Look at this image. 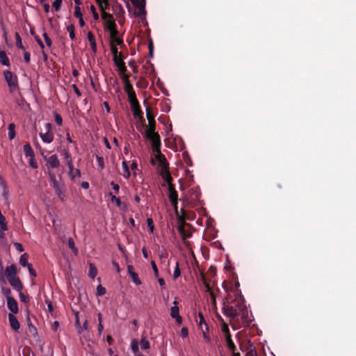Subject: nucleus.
I'll return each instance as SVG.
<instances>
[{
  "label": "nucleus",
  "mask_w": 356,
  "mask_h": 356,
  "mask_svg": "<svg viewBox=\"0 0 356 356\" xmlns=\"http://www.w3.org/2000/svg\"><path fill=\"white\" fill-rule=\"evenodd\" d=\"M156 166L158 172L160 174L161 177L163 178L165 184L163 186H166L168 188V196L169 200L170 201L172 207L175 209H177V202H178V195L177 191H175V187L172 184V178L168 170V163L167 161H159V163L155 165Z\"/></svg>",
  "instance_id": "nucleus-1"
},
{
  "label": "nucleus",
  "mask_w": 356,
  "mask_h": 356,
  "mask_svg": "<svg viewBox=\"0 0 356 356\" xmlns=\"http://www.w3.org/2000/svg\"><path fill=\"white\" fill-rule=\"evenodd\" d=\"M143 135L152 143V149L154 152V156L151 159L152 164L156 165L159 163L160 160L161 161H165V157L160 151L161 140L159 135L155 132V124H149L146 127Z\"/></svg>",
  "instance_id": "nucleus-2"
},
{
  "label": "nucleus",
  "mask_w": 356,
  "mask_h": 356,
  "mask_svg": "<svg viewBox=\"0 0 356 356\" xmlns=\"http://www.w3.org/2000/svg\"><path fill=\"white\" fill-rule=\"evenodd\" d=\"M108 6V2L107 1V5L105 8H101L102 10V17L104 21V26L106 30H108L110 33V35H114L118 33V31L116 30V24L113 19V17L111 15L105 12V9H106Z\"/></svg>",
  "instance_id": "nucleus-3"
},
{
  "label": "nucleus",
  "mask_w": 356,
  "mask_h": 356,
  "mask_svg": "<svg viewBox=\"0 0 356 356\" xmlns=\"http://www.w3.org/2000/svg\"><path fill=\"white\" fill-rule=\"evenodd\" d=\"M45 132H40V136L42 140L45 143H51L54 140V134L51 130V124L50 123H46L44 124Z\"/></svg>",
  "instance_id": "nucleus-4"
},
{
  "label": "nucleus",
  "mask_w": 356,
  "mask_h": 356,
  "mask_svg": "<svg viewBox=\"0 0 356 356\" xmlns=\"http://www.w3.org/2000/svg\"><path fill=\"white\" fill-rule=\"evenodd\" d=\"M3 74L5 79L8 83L10 91L11 92L15 91L17 89V80L16 76H14L10 71H5Z\"/></svg>",
  "instance_id": "nucleus-5"
},
{
  "label": "nucleus",
  "mask_w": 356,
  "mask_h": 356,
  "mask_svg": "<svg viewBox=\"0 0 356 356\" xmlns=\"http://www.w3.org/2000/svg\"><path fill=\"white\" fill-rule=\"evenodd\" d=\"M198 316L200 318V321L198 322V325L202 332L203 337L207 342H210L211 339H210L209 336L207 334V332L209 331L208 325L206 323V321L204 318V316L201 313H199Z\"/></svg>",
  "instance_id": "nucleus-6"
},
{
  "label": "nucleus",
  "mask_w": 356,
  "mask_h": 356,
  "mask_svg": "<svg viewBox=\"0 0 356 356\" xmlns=\"http://www.w3.org/2000/svg\"><path fill=\"white\" fill-rule=\"evenodd\" d=\"M173 305H174L170 308V316L172 318L175 319L177 323L181 324L182 323V317L179 315L178 302L175 300Z\"/></svg>",
  "instance_id": "nucleus-7"
},
{
  "label": "nucleus",
  "mask_w": 356,
  "mask_h": 356,
  "mask_svg": "<svg viewBox=\"0 0 356 356\" xmlns=\"http://www.w3.org/2000/svg\"><path fill=\"white\" fill-rule=\"evenodd\" d=\"M113 61L115 63V65L118 69L120 75L121 77H123V75L126 74L127 67L125 66V63L123 62L122 57L115 58H113Z\"/></svg>",
  "instance_id": "nucleus-8"
},
{
  "label": "nucleus",
  "mask_w": 356,
  "mask_h": 356,
  "mask_svg": "<svg viewBox=\"0 0 356 356\" xmlns=\"http://www.w3.org/2000/svg\"><path fill=\"white\" fill-rule=\"evenodd\" d=\"M47 168H57L60 165V161L56 155L54 154L47 159Z\"/></svg>",
  "instance_id": "nucleus-9"
},
{
  "label": "nucleus",
  "mask_w": 356,
  "mask_h": 356,
  "mask_svg": "<svg viewBox=\"0 0 356 356\" xmlns=\"http://www.w3.org/2000/svg\"><path fill=\"white\" fill-rule=\"evenodd\" d=\"M7 305L8 309L13 313L17 314L19 311L17 301L10 296L7 297Z\"/></svg>",
  "instance_id": "nucleus-10"
},
{
  "label": "nucleus",
  "mask_w": 356,
  "mask_h": 356,
  "mask_svg": "<svg viewBox=\"0 0 356 356\" xmlns=\"http://www.w3.org/2000/svg\"><path fill=\"white\" fill-rule=\"evenodd\" d=\"M223 313L230 318H235L237 316L236 309L232 306H225L223 307Z\"/></svg>",
  "instance_id": "nucleus-11"
},
{
  "label": "nucleus",
  "mask_w": 356,
  "mask_h": 356,
  "mask_svg": "<svg viewBox=\"0 0 356 356\" xmlns=\"http://www.w3.org/2000/svg\"><path fill=\"white\" fill-rule=\"evenodd\" d=\"M8 319L11 327L15 331L18 330L20 327V325L17 318L13 314H9Z\"/></svg>",
  "instance_id": "nucleus-12"
},
{
  "label": "nucleus",
  "mask_w": 356,
  "mask_h": 356,
  "mask_svg": "<svg viewBox=\"0 0 356 356\" xmlns=\"http://www.w3.org/2000/svg\"><path fill=\"white\" fill-rule=\"evenodd\" d=\"M10 284L14 287L17 291H21L22 289V285L19 280V279L17 277L10 278L8 280Z\"/></svg>",
  "instance_id": "nucleus-13"
},
{
  "label": "nucleus",
  "mask_w": 356,
  "mask_h": 356,
  "mask_svg": "<svg viewBox=\"0 0 356 356\" xmlns=\"http://www.w3.org/2000/svg\"><path fill=\"white\" fill-rule=\"evenodd\" d=\"M131 110L133 111V114L135 118H139L141 120H144L142 116L143 113L139 107V104L136 103V104L131 105Z\"/></svg>",
  "instance_id": "nucleus-14"
},
{
  "label": "nucleus",
  "mask_w": 356,
  "mask_h": 356,
  "mask_svg": "<svg viewBox=\"0 0 356 356\" xmlns=\"http://www.w3.org/2000/svg\"><path fill=\"white\" fill-rule=\"evenodd\" d=\"M6 276L8 280L16 277V274H17L16 266L15 265H10V266H8L6 269Z\"/></svg>",
  "instance_id": "nucleus-15"
},
{
  "label": "nucleus",
  "mask_w": 356,
  "mask_h": 356,
  "mask_svg": "<svg viewBox=\"0 0 356 356\" xmlns=\"http://www.w3.org/2000/svg\"><path fill=\"white\" fill-rule=\"evenodd\" d=\"M121 79L124 83V90L127 94L134 92L131 85L129 83V76L127 75H123V77H121Z\"/></svg>",
  "instance_id": "nucleus-16"
},
{
  "label": "nucleus",
  "mask_w": 356,
  "mask_h": 356,
  "mask_svg": "<svg viewBox=\"0 0 356 356\" xmlns=\"http://www.w3.org/2000/svg\"><path fill=\"white\" fill-rule=\"evenodd\" d=\"M87 37H88V40L90 44L92 51L94 53H96L97 52V44H96V41H95L94 35L92 34V32H88Z\"/></svg>",
  "instance_id": "nucleus-17"
},
{
  "label": "nucleus",
  "mask_w": 356,
  "mask_h": 356,
  "mask_svg": "<svg viewBox=\"0 0 356 356\" xmlns=\"http://www.w3.org/2000/svg\"><path fill=\"white\" fill-rule=\"evenodd\" d=\"M111 45L118 46L122 44V40L118 37V33L110 35Z\"/></svg>",
  "instance_id": "nucleus-18"
},
{
  "label": "nucleus",
  "mask_w": 356,
  "mask_h": 356,
  "mask_svg": "<svg viewBox=\"0 0 356 356\" xmlns=\"http://www.w3.org/2000/svg\"><path fill=\"white\" fill-rule=\"evenodd\" d=\"M122 175L125 179H128L130 177L131 174H130V171H129L128 165L127 164V162L125 161H122Z\"/></svg>",
  "instance_id": "nucleus-19"
},
{
  "label": "nucleus",
  "mask_w": 356,
  "mask_h": 356,
  "mask_svg": "<svg viewBox=\"0 0 356 356\" xmlns=\"http://www.w3.org/2000/svg\"><path fill=\"white\" fill-rule=\"evenodd\" d=\"M23 149L24 154L26 157L35 156L33 150L29 144L24 145Z\"/></svg>",
  "instance_id": "nucleus-20"
},
{
  "label": "nucleus",
  "mask_w": 356,
  "mask_h": 356,
  "mask_svg": "<svg viewBox=\"0 0 356 356\" xmlns=\"http://www.w3.org/2000/svg\"><path fill=\"white\" fill-rule=\"evenodd\" d=\"M110 197H111V200L112 202H115L116 204V205L118 207H119L120 208H121L122 209H123V210L126 209V205L122 204L120 200L118 197H117L115 195H113L112 194H110Z\"/></svg>",
  "instance_id": "nucleus-21"
},
{
  "label": "nucleus",
  "mask_w": 356,
  "mask_h": 356,
  "mask_svg": "<svg viewBox=\"0 0 356 356\" xmlns=\"http://www.w3.org/2000/svg\"><path fill=\"white\" fill-rule=\"evenodd\" d=\"M0 61L3 65L8 66L10 65L9 59L3 51H0Z\"/></svg>",
  "instance_id": "nucleus-22"
},
{
  "label": "nucleus",
  "mask_w": 356,
  "mask_h": 356,
  "mask_svg": "<svg viewBox=\"0 0 356 356\" xmlns=\"http://www.w3.org/2000/svg\"><path fill=\"white\" fill-rule=\"evenodd\" d=\"M245 356H257L255 348L253 346V345L250 344L248 346Z\"/></svg>",
  "instance_id": "nucleus-23"
},
{
  "label": "nucleus",
  "mask_w": 356,
  "mask_h": 356,
  "mask_svg": "<svg viewBox=\"0 0 356 356\" xmlns=\"http://www.w3.org/2000/svg\"><path fill=\"white\" fill-rule=\"evenodd\" d=\"M177 229L184 239L190 237L191 234L185 232L184 225H179Z\"/></svg>",
  "instance_id": "nucleus-24"
},
{
  "label": "nucleus",
  "mask_w": 356,
  "mask_h": 356,
  "mask_svg": "<svg viewBox=\"0 0 356 356\" xmlns=\"http://www.w3.org/2000/svg\"><path fill=\"white\" fill-rule=\"evenodd\" d=\"M177 229L184 239L190 237L191 234L185 232L184 225H179Z\"/></svg>",
  "instance_id": "nucleus-25"
},
{
  "label": "nucleus",
  "mask_w": 356,
  "mask_h": 356,
  "mask_svg": "<svg viewBox=\"0 0 356 356\" xmlns=\"http://www.w3.org/2000/svg\"><path fill=\"white\" fill-rule=\"evenodd\" d=\"M97 274V270L94 264H90L89 265V271H88V275L91 278H94Z\"/></svg>",
  "instance_id": "nucleus-26"
},
{
  "label": "nucleus",
  "mask_w": 356,
  "mask_h": 356,
  "mask_svg": "<svg viewBox=\"0 0 356 356\" xmlns=\"http://www.w3.org/2000/svg\"><path fill=\"white\" fill-rule=\"evenodd\" d=\"M19 264L22 266H28V265H31L30 264L28 263V254L26 253H24L21 255L19 259Z\"/></svg>",
  "instance_id": "nucleus-27"
},
{
  "label": "nucleus",
  "mask_w": 356,
  "mask_h": 356,
  "mask_svg": "<svg viewBox=\"0 0 356 356\" xmlns=\"http://www.w3.org/2000/svg\"><path fill=\"white\" fill-rule=\"evenodd\" d=\"M127 95H128V99H129V103L131 105L134 104H136V103H138L137 101V99H136L135 92H129V94H127Z\"/></svg>",
  "instance_id": "nucleus-28"
},
{
  "label": "nucleus",
  "mask_w": 356,
  "mask_h": 356,
  "mask_svg": "<svg viewBox=\"0 0 356 356\" xmlns=\"http://www.w3.org/2000/svg\"><path fill=\"white\" fill-rule=\"evenodd\" d=\"M70 175L72 178H74L76 177H81V172L78 169H74L73 165H72V168H69Z\"/></svg>",
  "instance_id": "nucleus-29"
},
{
  "label": "nucleus",
  "mask_w": 356,
  "mask_h": 356,
  "mask_svg": "<svg viewBox=\"0 0 356 356\" xmlns=\"http://www.w3.org/2000/svg\"><path fill=\"white\" fill-rule=\"evenodd\" d=\"M15 124H10L8 126V137L10 140H12L15 138Z\"/></svg>",
  "instance_id": "nucleus-30"
},
{
  "label": "nucleus",
  "mask_w": 356,
  "mask_h": 356,
  "mask_svg": "<svg viewBox=\"0 0 356 356\" xmlns=\"http://www.w3.org/2000/svg\"><path fill=\"white\" fill-rule=\"evenodd\" d=\"M68 245L75 254L78 253V249L75 247V243L72 238L68 239Z\"/></svg>",
  "instance_id": "nucleus-31"
},
{
  "label": "nucleus",
  "mask_w": 356,
  "mask_h": 356,
  "mask_svg": "<svg viewBox=\"0 0 356 356\" xmlns=\"http://www.w3.org/2000/svg\"><path fill=\"white\" fill-rule=\"evenodd\" d=\"M140 345L142 349L147 350L150 348L149 342L145 338L140 340Z\"/></svg>",
  "instance_id": "nucleus-32"
},
{
  "label": "nucleus",
  "mask_w": 356,
  "mask_h": 356,
  "mask_svg": "<svg viewBox=\"0 0 356 356\" xmlns=\"http://www.w3.org/2000/svg\"><path fill=\"white\" fill-rule=\"evenodd\" d=\"M111 53L113 56V58H118V57L121 56V54H120V53L118 52V49L116 46H114L113 44L111 45Z\"/></svg>",
  "instance_id": "nucleus-33"
},
{
  "label": "nucleus",
  "mask_w": 356,
  "mask_h": 356,
  "mask_svg": "<svg viewBox=\"0 0 356 356\" xmlns=\"http://www.w3.org/2000/svg\"><path fill=\"white\" fill-rule=\"evenodd\" d=\"M64 154H65V157L66 159V164H67L68 168H72V165L73 164H72V160L70 156V154L67 152H65Z\"/></svg>",
  "instance_id": "nucleus-34"
},
{
  "label": "nucleus",
  "mask_w": 356,
  "mask_h": 356,
  "mask_svg": "<svg viewBox=\"0 0 356 356\" xmlns=\"http://www.w3.org/2000/svg\"><path fill=\"white\" fill-rule=\"evenodd\" d=\"M67 30L69 32V36L71 39H74L75 33H74V27L72 24L67 26Z\"/></svg>",
  "instance_id": "nucleus-35"
},
{
  "label": "nucleus",
  "mask_w": 356,
  "mask_h": 356,
  "mask_svg": "<svg viewBox=\"0 0 356 356\" xmlns=\"http://www.w3.org/2000/svg\"><path fill=\"white\" fill-rule=\"evenodd\" d=\"M130 277H131V280L135 284L140 285L141 284V281L139 279L137 273H132L130 275Z\"/></svg>",
  "instance_id": "nucleus-36"
},
{
  "label": "nucleus",
  "mask_w": 356,
  "mask_h": 356,
  "mask_svg": "<svg viewBox=\"0 0 356 356\" xmlns=\"http://www.w3.org/2000/svg\"><path fill=\"white\" fill-rule=\"evenodd\" d=\"M226 345L228 348V349L232 352V353H234V351H235L236 350V346L232 341V339L231 340H229V341H226Z\"/></svg>",
  "instance_id": "nucleus-37"
},
{
  "label": "nucleus",
  "mask_w": 356,
  "mask_h": 356,
  "mask_svg": "<svg viewBox=\"0 0 356 356\" xmlns=\"http://www.w3.org/2000/svg\"><path fill=\"white\" fill-rule=\"evenodd\" d=\"M75 325H76V327L78 333L79 334H82L83 333V328H82V327L81 325V323H80V321H79V317H78L77 314L76 315Z\"/></svg>",
  "instance_id": "nucleus-38"
},
{
  "label": "nucleus",
  "mask_w": 356,
  "mask_h": 356,
  "mask_svg": "<svg viewBox=\"0 0 356 356\" xmlns=\"http://www.w3.org/2000/svg\"><path fill=\"white\" fill-rule=\"evenodd\" d=\"M15 37H16V45L18 48H20V49H24V47H23V44H22V39L19 36V35L18 33H16L15 34Z\"/></svg>",
  "instance_id": "nucleus-39"
},
{
  "label": "nucleus",
  "mask_w": 356,
  "mask_h": 356,
  "mask_svg": "<svg viewBox=\"0 0 356 356\" xmlns=\"http://www.w3.org/2000/svg\"><path fill=\"white\" fill-rule=\"evenodd\" d=\"M90 10L93 15V17L95 20H97L99 19V15L98 13L96 12V8L95 7L94 5H91L90 6Z\"/></svg>",
  "instance_id": "nucleus-40"
},
{
  "label": "nucleus",
  "mask_w": 356,
  "mask_h": 356,
  "mask_svg": "<svg viewBox=\"0 0 356 356\" xmlns=\"http://www.w3.org/2000/svg\"><path fill=\"white\" fill-rule=\"evenodd\" d=\"M147 119L149 124H155L154 115L149 112V110L147 111Z\"/></svg>",
  "instance_id": "nucleus-41"
},
{
  "label": "nucleus",
  "mask_w": 356,
  "mask_h": 356,
  "mask_svg": "<svg viewBox=\"0 0 356 356\" xmlns=\"http://www.w3.org/2000/svg\"><path fill=\"white\" fill-rule=\"evenodd\" d=\"M131 349L134 353H136L138 351V343L136 340L132 341Z\"/></svg>",
  "instance_id": "nucleus-42"
},
{
  "label": "nucleus",
  "mask_w": 356,
  "mask_h": 356,
  "mask_svg": "<svg viewBox=\"0 0 356 356\" xmlns=\"http://www.w3.org/2000/svg\"><path fill=\"white\" fill-rule=\"evenodd\" d=\"M74 15L78 19L83 17L80 6H75Z\"/></svg>",
  "instance_id": "nucleus-43"
},
{
  "label": "nucleus",
  "mask_w": 356,
  "mask_h": 356,
  "mask_svg": "<svg viewBox=\"0 0 356 356\" xmlns=\"http://www.w3.org/2000/svg\"><path fill=\"white\" fill-rule=\"evenodd\" d=\"M106 293V289L104 287L99 285L97 288V294L98 296H103Z\"/></svg>",
  "instance_id": "nucleus-44"
},
{
  "label": "nucleus",
  "mask_w": 356,
  "mask_h": 356,
  "mask_svg": "<svg viewBox=\"0 0 356 356\" xmlns=\"http://www.w3.org/2000/svg\"><path fill=\"white\" fill-rule=\"evenodd\" d=\"M221 330H222V332L223 334L229 332L228 325L225 322L222 323Z\"/></svg>",
  "instance_id": "nucleus-45"
},
{
  "label": "nucleus",
  "mask_w": 356,
  "mask_h": 356,
  "mask_svg": "<svg viewBox=\"0 0 356 356\" xmlns=\"http://www.w3.org/2000/svg\"><path fill=\"white\" fill-rule=\"evenodd\" d=\"M55 191H56V194L58 195V197L61 200H64L65 195L63 193L61 188L59 187V188L55 189Z\"/></svg>",
  "instance_id": "nucleus-46"
},
{
  "label": "nucleus",
  "mask_w": 356,
  "mask_h": 356,
  "mask_svg": "<svg viewBox=\"0 0 356 356\" xmlns=\"http://www.w3.org/2000/svg\"><path fill=\"white\" fill-rule=\"evenodd\" d=\"M180 270H179V264L178 263H177L176 264V267H175V269L174 270V273H173V277L175 279H177L178 277L180 276Z\"/></svg>",
  "instance_id": "nucleus-47"
},
{
  "label": "nucleus",
  "mask_w": 356,
  "mask_h": 356,
  "mask_svg": "<svg viewBox=\"0 0 356 356\" xmlns=\"http://www.w3.org/2000/svg\"><path fill=\"white\" fill-rule=\"evenodd\" d=\"M50 177H51V181H52V182L54 184V188L56 189V188H59L60 187L59 184L57 181V180L56 179L55 176L50 173Z\"/></svg>",
  "instance_id": "nucleus-48"
},
{
  "label": "nucleus",
  "mask_w": 356,
  "mask_h": 356,
  "mask_svg": "<svg viewBox=\"0 0 356 356\" xmlns=\"http://www.w3.org/2000/svg\"><path fill=\"white\" fill-rule=\"evenodd\" d=\"M61 3V0H55L53 3V7L56 9V10H58L60 8Z\"/></svg>",
  "instance_id": "nucleus-49"
},
{
  "label": "nucleus",
  "mask_w": 356,
  "mask_h": 356,
  "mask_svg": "<svg viewBox=\"0 0 356 356\" xmlns=\"http://www.w3.org/2000/svg\"><path fill=\"white\" fill-rule=\"evenodd\" d=\"M29 158H30L29 161V165H30L32 168H38V164H37V163H36V161H35V160L34 156L29 157Z\"/></svg>",
  "instance_id": "nucleus-50"
},
{
  "label": "nucleus",
  "mask_w": 356,
  "mask_h": 356,
  "mask_svg": "<svg viewBox=\"0 0 356 356\" xmlns=\"http://www.w3.org/2000/svg\"><path fill=\"white\" fill-rule=\"evenodd\" d=\"M147 225L149 227V231L151 232H154V224H153V220L152 218H148L147 220Z\"/></svg>",
  "instance_id": "nucleus-51"
},
{
  "label": "nucleus",
  "mask_w": 356,
  "mask_h": 356,
  "mask_svg": "<svg viewBox=\"0 0 356 356\" xmlns=\"http://www.w3.org/2000/svg\"><path fill=\"white\" fill-rule=\"evenodd\" d=\"M151 266H152V268L153 271L154 273L155 277H158L159 276V270H158V268L156 267V263L154 261H151Z\"/></svg>",
  "instance_id": "nucleus-52"
},
{
  "label": "nucleus",
  "mask_w": 356,
  "mask_h": 356,
  "mask_svg": "<svg viewBox=\"0 0 356 356\" xmlns=\"http://www.w3.org/2000/svg\"><path fill=\"white\" fill-rule=\"evenodd\" d=\"M43 38L44 39V41L48 47H51V40L50 38L47 35L46 33H43Z\"/></svg>",
  "instance_id": "nucleus-53"
},
{
  "label": "nucleus",
  "mask_w": 356,
  "mask_h": 356,
  "mask_svg": "<svg viewBox=\"0 0 356 356\" xmlns=\"http://www.w3.org/2000/svg\"><path fill=\"white\" fill-rule=\"evenodd\" d=\"M180 334L183 338L187 337L188 335V330L187 327H182L181 330Z\"/></svg>",
  "instance_id": "nucleus-54"
},
{
  "label": "nucleus",
  "mask_w": 356,
  "mask_h": 356,
  "mask_svg": "<svg viewBox=\"0 0 356 356\" xmlns=\"http://www.w3.org/2000/svg\"><path fill=\"white\" fill-rule=\"evenodd\" d=\"M97 161L98 165L102 170L104 167V163L103 158L100 157V156H97Z\"/></svg>",
  "instance_id": "nucleus-55"
},
{
  "label": "nucleus",
  "mask_w": 356,
  "mask_h": 356,
  "mask_svg": "<svg viewBox=\"0 0 356 356\" xmlns=\"http://www.w3.org/2000/svg\"><path fill=\"white\" fill-rule=\"evenodd\" d=\"M96 1L102 8H105L107 5V0H96Z\"/></svg>",
  "instance_id": "nucleus-56"
},
{
  "label": "nucleus",
  "mask_w": 356,
  "mask_h": 356,
  "mask_svg": "<svg viewBox=\"0 0 356 356\" xmlns=\"http://www.w3.org/2000/svg\"><path fill=\"white\" fill-rule=\"evenodd\" d=\"M14 247L15 248V249L17 251H19L20 252L24 251V248H23L22 245L21 243H14Z\"/></svg>",
  "instance_id": "nucleus-57"
},
{
  "label": "nucleus",
  "mask_w": 356,
  "mask_h": 356,
  "mask_svg": "<svg viewBox=\"0 0 356 356\" xmlns=\"http://www.w3.org/2000/svg\"><path fill=\"white\" fill-rule=\"evenodd\" d=\"M55 121L58 125H61L63 123L62 118L58 114H55Z\"/></svg>",
  "instance_id": "nucleus-58"
},
{
  "label": "nucleus",
  "mask_w": 356,
  "mask_h": 356,
  "mask_svg": "<svg viewBox=\"0 0 356 356\" xmlns=\"http://www.w3.org/2000/svg\"><path fill=\"white\" fill-rule=\"evenodd\" d=\"M28 268H29V271L30 274L31 275H33V277H35L36 276V273L34 270V269L32 268V266L31 265H28Z\"/></svg>",
  "instance_id": "nucleus-59"
},
{
  "label": "nucleus",
  "mask_w": 356,
  "mask_h": 356,
  "mask_svg": "<svg viewBox=\"0 0 356 356\" xmlns=\"http://www.w3.org/2000/svg\"><path fill=\"white\" fill-rule=\"evenodd\" d=\"M127 271L129 275L132 273H135L134 266L131 265H129L127 266Z\"/></svg>",
  "instance_id": "nucleus-60"
},
{
  "label": "nucleus",
  "mask_w": 356,
  "mask_h": 356,
  "mask_svg": "<svg viewBox=\"0 0 356 356\" xmlns=\"http://www.w3.org/2000/svg\"><path fill=\"white\" fill-rule=\"evenodd\" d=\"M82 328H83V331H86L88 330V320H86L83 324V325H81Z\"/></svg>",
  "instance_id": "nucleus-61"
},
{
  "label": "nucleus",
  "mask_w": 356,
  "mask_h": 356,
  "mask_svg": "<svg viewBox=\"0 0 356 356\" xmlns=\"http://www.w3.org/2000/svg\"><path fill=\"white\" fill-rule=\"evenodd\" d=\"M59 327V323L58 321H54L51 325V328L53 330L56 331Z\"/></svg>",
  "instance_id": "nucleus-62"
},
{
  "label": "nucleus",
  "mask_w": 356,
  "mask_h": 356,
  "mask_svg": "<svg viewBox=\"0 0 356 356\" xmlns=\"http://www.w3.org/2000/svg\"><path fill=\"white\" fill-rule=\"evenodd\" d=\"M30 54L28 53V52H25L24 54V60L26 63H29L30 61Z\"/></svg>",
  "instance_id": "nucleus-63"
},
{
  "label": "nucleus",
  "mask_w": 356,
  "mask_h": 356,
  "mask_svg": "<svg viewBox=\"0 0 356 356\" xmlns=\"http://www.w3.org/2000/svg\"><path fill=\"white\" fill-rule=\"evenodd\" d=\"M111 185L112 186L113 188L118 193L119 191L120 187L118 184L111 182Z\"/></svg>",
  "instance_id": "nucleus-64"
}]
</instances>
